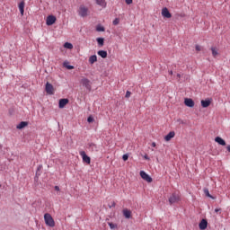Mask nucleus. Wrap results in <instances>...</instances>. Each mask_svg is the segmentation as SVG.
Returning <instances> with one entry per match:
<instances>
[{
    "label": "nucleus",
    "mask_w": 230,
    "mask_h": 230,
    "mask_svg": "<svg viewBox=\"0 0 230 230\" xmlns=\"http://www.w3.org/2000/svg\"><path fill=\"white\" fill-rule=\"evenodd\" d=\"M57 22V17L55 15H49L46 20L47 26H53Z\"/></svg>",
    "instance_id": "nucleus-4"
},
{
    "label": "nucleus",
    "mask_w": 230,
    "mask_h": 230,
    "mask_svg": "<svg viewBox=\"0 0 230 230\" xmlns=\"http://www.w3.org/2000/svg\"><path fill=\"white\" fill-rule=\"evenodd\" d=\"M113 24L114 26H118V24H119V20L118 18H116L114 21H113Z\"/></svg>",
    "instance_id": "nucleus-29"
},
{
    "label": "nucleus",
    "mask_w": 230,
    "mask_h": 230,
    "mask_svg": "<svg viewBox=\"0 0 230 230\" xmlns=\"http://www.w3.org/2000/svg\"><path fill=\"white\" fill-rule=\"evenodd\" d=\"M210 105H211V100L208 99V100L201 101V106L203 107V109H206V108L209 107Z\"/></svg>",
    "instance_id": "nucleus-14"
},
{
    "label": "nucleus",
    "mask_w": 230,
    "mask_h": 230,
    "mask_svg": "<svg viewBox=\"0 0 230 230\" xmlns=\"http://www.w3.org/2000/svg\"><path fill=\"white\" fill-rule=\"evenodd\" d=\"M87 121H88V123H93V121H94V118L90 116V117H88Z\"/></svg>",
    "instance_id": "nucleus-30"
},
{
    "label": "nucleus",
    "mask_w": 230,
    "mask_h": 230,
    "mask_svg": "<svg viewBox=\"0 0 230 230\" xmlns=\"http://www.w3.org/2000/svg\"><path fill=\"white\" fill-rule=\"evenodd\" d=\"M178 80H181V74H177Z\"/></svg>",
    "instance_id": "nucleus-40"
},
{
    "label": "nucleus",
    "mask_w": 230,
    "mask_h": 230,
    "mask_svg": "<svg viewBox=\"0 0 230 230\" xmlns=\"http://www.w3.org/2000/svg\"><path fill=\"white\" fill-rule=\"evenodd\" d=\"M162 15L165 19H172V13H170V11L166 7L162 9Z\"/></svg>",
    "instance_id": "nucleus-10"
},
{
    "label": "nucleus",
    "mask_w": 230,
    "mask_h": 230,
    "mask_svg": "<svg viewBox=\"0 0 230 230\" xmlns=\"http://www.w3.org/2000/svg\"><path fill=\"white\" fill-rule=\"evenodd\" d=\"M96 41L98 43V45L102 48L103 46V44L105 43V40L103 38H97Z\"/></svg>",
    "instance_id": "nucleus-23"
},
{
    "label": "nucleus",
    "mask_w": 230,
    "mask_h": 230,
    "mask_svg": "<svg viewBox=\"0 0 230 230\" xmlns=\"http://www.w3.org/2000/svg\"><path fill=\"white\" fill-rule=\"evenodd\" d=\"M108 226H109L111 229H116V227H118V225L113 224V223H108Z\"/></svg>",
    "instance_id": "nucleus-27"
},
{
    "label": "nucleus",
    "mask_w": 230,
    "mask_h": 230,
    "mask_svg": "<svg viewBox=\"0 0 230 230\" xmlns=\"http://www.w3.org/2000/svg\"><path fill=\"white\" fill-rule=\"evenodd\" d=\"M64 48H66V49H73V44H71L69 42H66L64 44Z\"/></svg>",
    "instance_id": "nucleus-24"
},
{
    "label": "nucleus",
    "mask_w": 230,
    "mask_h": 230,
    "mask_svg": "<svg viewBox=\"0 0 230 230\" xmlns=\"http://www.w3.org/2000/svg\"><path fill=\"white\" fill-rule=\"evenodd\" d=\"M88 13L89 8L85 7V5H80L78 10V15H80V17H87Z\"/></svg>",
    "instance_id": "nucleus-3"
},
{
    "label": "nucleus",
    "mask_w": 230,
    "mask_h": 230,
    "mask_svg": "<svg viewBox=\"0 0 230 230\" xmlns=\"http://www.w3.org/2000/svg\"><path fill=\"white\" fill-rule=\"evenodd\" d=\"M55 190H56V191H60V187L55 186Z\"/></svg>",
    "instance_id": "nucleus-37"
},
{
    "label": "nucleus",
    "mask_w": 230,
    "mask_h": 230,
    "mask_svg": "<svg viewBox=\"0 0 230 230\" xmlns=\"http://www.w3.org/2000/svg\"><path fill=\"white\" fill-rule=\"evenodd\" d=\"M95 3L101 8H107V1L106 0H95Z\"/></svg>",
    "instance_id": "nucleus-12"
},
{
    "label": "nucleus",
    "mask_w": 230,
    "mask_h": 230,
    "mask_svg": "<svg viewBox=\"0 0 230 230\" xmlns=\"http://www.w3.org/2000/svg\"><path fill=\"white\" fill-rule=\"evenodd\" d=\"M44 220H45L46 226H48L49 227H55V219H53V217H51V214L46 213L44 215Z\"/></svg>",
    "instance_id": "nucleus-1"
},
{
    "label": "nucleus",
    "mask_w": 230,
    "mask_h": 230,
    "mask_svg": "<svg viewBox=\"0 0 230 230\" xmlns=\"http://www.w3.org/2000/svg\"><path fill=\"white\" fill-rule=\"evenodd\" d=\"M208 228V220L202 219L199 223V229L204 230Z\"/></svg>",
    "instance_id": "nucleus-17"
},
{
    "label": "nucleus",
    "mask_w": 230,
    "mask_h": 230,
    "mask_svg": "<svg viewBox=\"0 0 230 230\" xmlns=\"http://www.w3.org/2000/svg\"><path fill=\"white\" fill-rule=\"evenodd\" d=\"M122 159L123 161H128V155L127 154L123 155Z\"/></svg>",
    "instance_id": "nucleus-32"
},
{
    "label": "nucleus",
    "mask_w": 230,
    "mask_h": 230,
    "mask_svg": "<svg viewBox=\"0 0 230 230\" xmlns=\"http://www.w3.org/2000/svg\"><path fill=\"white\" fill-rule=\"evenodd\" d=\"M204 193L207 197H208L209 199H213V196H211V194H209V190L208 189H204Z\"/></svg>",
    "instance_id": "nucleus-25"
},
{
    "label": "nucleus",
    "mask_w": 230,
    "mask_h": 230,
    "mask_svg": "<svg viewBox=\"0 0 230 230\" xmlns=\"http://www.w3.org/2000/svg\"><path fill=\"white\" fill-rule=\"evenodd\" d=\"M122 213L125 218H130L132 217V211L128 210V208H124Z\"/></svg>",
    "instance_id": "nucleus-15"
},
{
    "label": "nucleus",
    "mask_w": 230,
    "mask_h": 230,
    "mask_svg": "<svg viewBox=\"0 0 230 230\" xmlns=\"http://www.w3.org/2000/svg\"><path fill=\"white\" fill-rule=\"evenodd\" d=\"M90 146H96V145H94V144H91V145H90Z\"/></svg>",
    "instance_id": "nucleus-43"
},
{
    "label": "nucleus",
    "mask_w": 230,
    "mask_h": 230,
    "mask_svg": "<svg viewBox=\"0 0 230 230\" xmlns=\"http://www.w3.org/2000/svg\"><path fill=\"white\" fill-rule=\"evenodd\" d=\"M128 4H132L133 0H125Z\"/></svg>",
    "instance_id": "nucleus-35"
},
{
    "label": "nucleus",
    "mask_w": 230,
    "mask_h": 230,
    "mask_svg": "<svg viewBox=\"0 0 230 230\" xmlns=\"http://www.w3.org/2000/svg\"><path fill=\"white\" fill-rule=\"evenodd\" d=\"M169 75H173V71H172V70H169Z\"/></svg>",
    "instance_id": "nucleus-42"
},
{
    "label": "nucleus",
    "mask_w": 230,
    "mask_h": 230,
    "mask_svg": "<svg viewBox=\"0 0 230 230\" xmlns=\"http://www.w3.org/2000/svg\"><path fill=\"white\" fill-rule=\"evenodd\" d=\"M181 201V194L179 192H173L169 197V203L170 204H177V202Z\"/></svg>",
    "instance_id": "nucleus-2"
},
{
    "label": "nucleus",
    "mask_w": 230,
    "mask_h": 230,
    "mask_svg": "<svg viewBox=\"0 0 230 230\" xmlns=\"http://www.w3.org/2000/svg\"><path fill=\"white\" fill-rule=\"evenodd\" d=\"M210 49L212 51V57H214V58H217V56L218 55V49H217L216 47H212Z\"/></svg>",
    "instance_id": "nucleus-22"
},
{
    "label": "nucleus",
    "mask_w": 230,
    "mask_h": 230,
    "mask_svg": "<svg viewBox=\"0 0 230 230\" xmlns=\"http://www.w3.org/2000/svg\"><path fill=\"white\" fill-rule=\"evenodd\" d=\"M144 159H146V161H150V157H148V155H144Z\"/></svg>",
    "instance_id": "nucleus-34"
},
{
    "label": "nucleus",
    "mask_w": 230,
    "mask_h": 230,
    "mask_svg": "<svg viewBox=\"0 0 230 230\" xmlns=\"http://www.w3.org/2000/svg\"><path fill=\"white\" fill-rule=\"evenodd\" d=\"M25 127H28V122L22 121L16 126V128H18V130H21V129L24 128Z\"/></svg>",
    "instance_id": "nucleus-19"
},
{
    "label": "nucleus",
    "mask_w": 230,
    "mask_h": 230,
    "mask_svg": "<svg viewBox=\"0 0 230 230\" xmlns=\"http://www.w3.org/2000/svg\"><path fill=\"white\" fill-rule=\"evenodd\" d=\"M132 93H130V91H127L126 92V98H130Z\"/></svg>",
    "instance_id": "nucleus-31"
},
{
    "label": "nucleus",
    "mask_w": 230,
    "mask_h": 230,
    "mask_svg": "<svg viewBox=\"0 0 230 230\" xmlns=\"http://www.w3.org/2000/svg\"><path fill=\"white\" fill-rule=\"evenodd\" d=\"M81 84L82 85H84V87H85L88 91H91L92 86H91V80L87 79V78H83L81 80Z\"/></svg>",
    "instance_id": "nucleus-7"
},
{
    "label": "nucleus",
    "mask_w": 230,
    "mask_h": 230,
    "mask_svg": "<svg viewBox=\"0 0 230 230\" xmlns=\"http://www.w3.org/2000/svg\"><path fill=\"white\" fill-rule=\"evenodd\" d=\"M175 137V131H170L165 137L164 140L165 141H172Z\"/></svg>",
    "instance_id": "nucleus-13"
},
{
    "label": "nucleus",
    "mask_w": 230,
    "mask_h": 230,
    "mask_svg": "<svg viewBox=\"0 0 230 230\" xmlns=\"http://www.w3.org/2000/svg\"><path fill=\"white\" fill-rule=\"evenodd\" d=\"M41 168H42V165H40L39 168H38V170H40Z\"/></svg>",
    "instance_id": "nucleus-44"
},
{
    "label": "nucleus",
    "mask_w": 230,
    "mask_h": 230,
    "mask_svg": "<svg viewBox=\"0 0 230 230\" xmlns=\"http://www.w3.org/2000/svg\"><path fill=\"white\" fill-rule=\"evenodd\" d=\"M151 146H153V148H155V146H157V145L155 144V142H153V143L151 144Z\"/></svg>",
    "instance_id": "nucleus-36"
},
{
    "label": "nucleus",
    "mask_w": 230,
    "mask_h": 230,
    "mask_svg": "<svg viewBox=\"0 0 230 230\" xmlns=\"http://www.w3.org/2000/svg\"><path fill=\"white\" fill-rule=\"evenodd\" d=\"M226 150L230 153V145L226 146Z\"/></svg>",
    "instance_id": "nucleus-39"
},
{
    "label": "nucleus",
    "mask_w": 230,
    "mask_h": 230,
    "mask_svg": "<svg viewBox=\"0 0 230 230\" xmlns=\"http://www.w3.org/2000/svg\"><path fill=\"white\" fill-rule=\"evenodd\" d=\"M24 1H22L20 4H19V10H20V13L21 15H24Z\"/></svg>",
    "instance_id": "nucleus-20"
},
{
    "label": "nucleus",
    "mask_w": 230,
    "mask_h": 230,
    "mask_svg": "<svg viewBox=\"0 0 230 230\" xmlns=\"http://www.w3.org/2000/svg\"><path fill=\"white\" fill-rule=\"evenodd\" d=\"M67 103H69V99H60L58 103L59 109H64Z\"/></svg>",
    "instance_id": "nucleus-11"
},
{
    "label": "nucleus",
    "mask_w": 230,
    "mask_h": 230,
    "mask_svg": "<svg viewBox=\"0 0 230 230\" xmlns=\"http://www.w3.org/2000/svg\"><path fill=\"white\" fill-rule=\"evenodd\" d=\"M79 154L84 163H86V164H91V157H89L87 154H85V151H80Z\"/></svg>",
    "instance_id": "nucleus-6"
},
{
    "label": "nucleus",
    "mask_w": 230,
    "mask_h": 230,
    "mask_svg": "<svg viewBox=\"0 0 230 230\" xmlns=\"http://www.w3.org/2000/svg\"><path fill=\"white\" fill-rule=\"evenodd\" d=\"M140 177L146 182H152V177H150V175L145 172V171L140 172Z\"/></svg>",
    "instance_id": "nucleus-8"
},
{
    "label": "nucleus",
    "mask_w": 230,
    "mask_h": 230,
    "mask_svg": "<svg viewBox=\"0 0 230 230\" xmlns=\"http://www.w3.org/2000/svg\"><path fill=\"white\" fill-rule=\"evenodd\" d=\"M195 49L196 51H202V47L200 45H196Z\"/></svg>",
    "instance_id": "nucleus-28"
},
{
    "label": "nucleus",
    "mask_w": 230,
    "mask_h": 230,
    "mask_svg": "<svg viewBox=\"0 0 230 230\" xmlns=\"http://www.w3.org/2000/svg\"><path fill=\"white\" fill-rule=\"evenodd\" d=\"M97 31H105V28L102 25L96 27Z\"/></svg>",
    "instance_id": "nucleus-26"
},
{
    "label": "nucleus",
    "mask_w": 230,
    "mask_h": 230,
    "mask_svg": "<svg viewBox=\"0 0 230 230\" xmlns=\"http://www.w3.org/2000/svg\"><path fill=\"white\" fill-rule=\"evenodd\" d=\"M97 55H99V57H101L102 58H107V51L105 50H99L97 52Z\"/></svg>",
    "instance_id": "nucleus-21"
},
{
    "label": "nucleus",
    "mask_w": 230,
    "mask_h": 230,
    "mask_svg": "<svg viewBox=\"0 0 230 230\" xmlns=\"http://www.w3.org/2000/svg\"><path fill=\"white\" fill-rule=\"evenodd\" d=\"M184 104L186 105V107H190V108L195 107V102L193 101V99H190V98H185Z\"/></svg>",
    "instance_id": "nucleus-9"
},
{
    "label": "nucleus",
    "mask_w": 230,
    "mask_h": 230,
    "mask_svg": "<svg viewBox=\"0 0 230 230\" xmlns=\"http://www.w3.org/2000/svg\"><path fill=\"white\" fill-rule=\"evenodd\" d=\"M88 62L89 64H91V66H93V64H94L95 62H98V57L96 55L90 56Z\"/></svg>",
    "instance_id": "nucleus-16"
},
{
    "label": "nucleus",
    "mask_w": 230,
    "mask_h": 230,
    "mask_svg": "<svg viewBox=\"0 0 230 230\" xmlns=\"http://www.w3.org/2000/svg\"><path fill=\"white\" fill-rule=\"evenodd\" d=\"M66 67H67V69H75V66H68Z\"/></svg>",
    "instance_id": "nucleus-38"
},
{
    "label": "nucleus",
    "mask_w": 230,
    "mask_h": 230,
    "mask_svg": "<svg viewBox=\"0 0 230 230\" xmlns=\"http://www.w3.org/2000/svg\"><path fill=\"white\" fill-rule=\"evenodd\" d=\"M45 91L47 94H55V87H53V84L47 83L45 85Z\"/></svg>",
    "instance_id": "nucleus-5"
},
{
    "label": "nucleus",
    "mask_w": 230,
    "mask_h": 230,
    "mask_svg": "<svg viewBox=\"0 0 230 230\" xmlns=\"http://www.w3.org/2000/svg\"><path fill=\"white\" fill-rule=\"evenodd\" d=\"M109 208H116V202L112 201L111 205H109Z\"/></svg>",
    "instance_id": "nucleus-33"
},
{
    "label": "nucleus",
    "mask_w": 230,
    "mask_h": 230,
    "mask_svg": "<svg viewBox=\"0 0 230 230\" xmlns=\"http://www.w3.org/2000/svg\"><path fill=\"white\" fill-rule=\"evenodd\" d=\"M215 141L216 143H218V145H221V146H226V140H224L222 137H217Z\"/></svg>",
    "instance_id": "nucleus-18"
},
{
    "label": "nucleus",
    "mask_w": 230,
    "mask_h": 230,
    "mask_svg": "<svg viewBox=\"0 0 230 230\" xmlns=\"http://www.w3.org/2000/svg\"><path fill=\"white\" fill-rule=\"evenodd\" d=\"M215 212H216V213L220 212V208H216V209H215Z\"/></svg>",
    "instance_id": "nucleus-41"
}]
</instances>
